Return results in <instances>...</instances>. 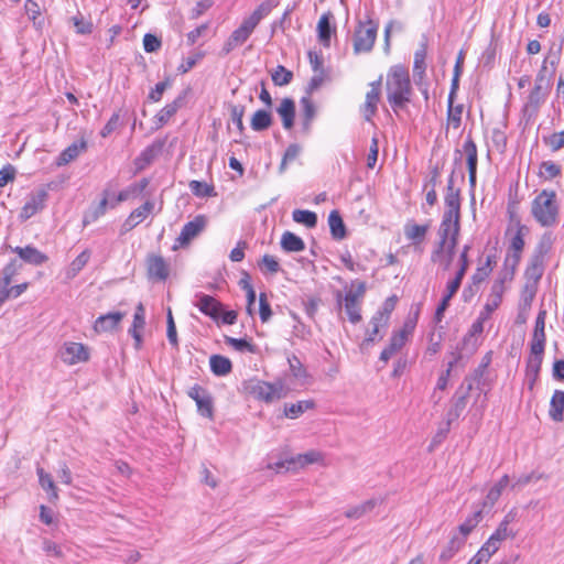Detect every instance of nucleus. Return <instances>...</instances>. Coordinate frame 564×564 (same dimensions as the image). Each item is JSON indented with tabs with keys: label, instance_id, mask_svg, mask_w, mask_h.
<instances>
[{
	"label": "nucleus",
	"instance_id": "6ab92c4d",
	"mask_svg": "<svg viewBox=\"0 0 564 564\" xmlns=\"http://www.w3.org/2000/svg\"><path fill=\"white\" fill-rule=\"evenodd\" d=\"M544 356V349H540L534 352L533 348H530V355L527 360L525 377L528 380L529 389H533V386L538 379L541 370L542 361Z\"/></svg>",
	"mask_w": 564,
	"mask_h": 564
},
{
	"label": "nucleus",
	"instance_id": "864d4df0",
	"mask_svg": "<svg viewBox=\"0 0 564 564\" xmlns=\"http://www.w3.org/2000/svg\"><path fill=\"white\" fill-rule=\"evenodd\" d=\"M188 187L197 197H212L216 195L214 186L206 182L193 180L189 182Z\"/></svg>",
	"mask_w": 564,
	"mask_h": 564
},
{
	"label": "nucleus",
	"instance_id": "f3484780",
	"mask_svg": "<svg viewBox=\"0 0 564 564\" xmlns=\"http://www.w3.org/2000/svg\"><path fill=\"white\" fill-rule=\"evenodd\" d=\"M198 301L195 303V306L206 316L217 321L220 318L223 313V304L217 301L214 296L208 294L199 293L196 295Z\"/></svg>",
	"mask_w": 564,
	"mask_h": 564
},
{
	"label": "nucleus",
	"instance_id": "5fc2aeb1",
	"mask_svg": "<svg viewBox=\"0 0 564 564\" xmlns=\"http://www.w3.org/2000/svg\"><path fill=\"white\" fill-rule=\"evenodd\" d=\"M455 100H447V123L454 129H458L462 123L463 105L454 106Z\"/></svg>",
	"mask_w": 564,
	"mask_h": 564
},
{
	"label": "nucleus",
	"instance_id": "1a4fd4ad",
	"mask_svg": "<svg viewBox=\"0 0 564 564\" xmlns=\"http://www.w3.org/2000/svg\"><path fill=\"white\" fill-rule=\"evenodd\" d=\"M382 76L369 84L370 90L366 94L365 104L361 106V113L366 121H371L377 113L381 96Z\"/></svg>",
	"mask_w": 564,
	"mask_h": 564
},
{
	"label": "nucleus",
	"instance_id": "bf43d9fd",
	"mask_svg": "<svg viewBox=\"0 0 564 564\" xmlns=\"http://www.w3.org/2000/svg\"><path fill=\"white\" fill-rule=\"evenodd\" d=\"M542 140L543 143L549 147L552 152H557L564 148V130L554 132L550 135H544Z\"/></svg>",
	"mask_w": 564,
	"mask_h": 564
},
{
	"label": "nucleus",
	"instance_id": "ea45409f",
	"mask_svg": "<svg viewBox=\"0 0 564 564\" xmlns=\"http://www.w3.org/2000/svg\"><path fill=\"white\" fill-rule=\"evenodd\" d=\"M498 550L492 542L486 541L467 564H487Z\"/></svg>",
	"mask_w": 564,
	"mask_h": 564
},
{
	"label": "nucleus",
	"instance_id": "39448f33",
	"mask_svg": "<svg viewBox=\"0 0 564 564\" xmlns=\"http://www.w3.org/2000/svg\"><path fill=\"white\" fill-rule=\"evenodd\" d=\"M187 395L195 401L199 415L207 419L214 417V399L207 389L195 384L189 388Z\"/></svg>",
	"mask_w": 564,
	"mask_h": 564
},
{
	"label": "nucleus",
	"instance_id": "f8f14e48",
	"mask_svg": "<svg viewBox=\"0 0 564 564\" xmlns=\"http://www.w3.org/2000/svg\"><path fill=\"white\" fill-rule=\"evenodd\" d=\"M207 219L204 215H197L193 220L186 223L177 238V242L181 246L188 245L194 238H196L206 227Z\"/></svg>",
	"mask_w": 564,
	"mask_h": 564
},
{
	"label": "nucleus",
	"instance_id": "9b49d317",
	"mask_svg": "<svg viewBox=\"0 0 564 564\" xmlns=\"http://www.w3.org/2000/svg\"><path fill=\"white\" fill-rule=\"evenodd\" d=\"M251 392L259 399L265 402H271L275 399L285 397L284 388L281 382L269 383L265 381H258Z\"/></svg>",
	"mask_w": 564,
	"mask_h": 564
},
{
	"label": "nucleus",
	"instance_id": "ddd939ff",
	"mask_svg": "<svg viewBox=\"0 0 564 564\" xmlns=\"http://www.w3.org/2000/svg\"><path fill=\"white\" fill-rule=\"evenodd\" d=\"M337 302L344 307L350 323L357 324L361 321V301L354 297L352 289H349L344 297L338 293Z\"/></svg>",
	"mask_w": 564,
	"mask_h": 564
},
{
	"label": "nucleus",
	"instance_id": "37998d69",
	"mask_svg": "<svg viewBox=\"0 0 564 564\" xmlns=\"http://www.w3.org/2000/svg\"><path fill=\"white\" fill-rule=\"evenodd\" d=\"M427 50L426 44H421L420 48L414 53V63H413V76L423 78L425 74V58H426Z\"/></svg>",
	"mask_w": 564,
	"mask_h": 564
},
{
	"label": "nucleus",
	"instance_id": "423d86ee",
	"mask_svg": "<svg viewBox=\"0 0 564 564\" xmlns=\"http://www.w3.org/2000/svg\"><path fill=\"white\" fill-rule=\"evenodd\" d=\"M473 390V381L465 378L456 393L452 398V406L446 413V419L449 422L457 420L466 408L467 399Z\"/></svg>",
	"mask_w": 564,
	"mask_h": 564
},
{
	"label": "nucleus",
	"instance_id": "9d476101",
	"mask_svg": "<svg viewBox=\"0 0 564 564\" xmlns=\"http://www.w3.org/2000/svg\"><path fill=\"white\" fill-rule=\"evenodd\" d=\"M377 37V26L372 22L368 26H360L354 37L355 53L369 52L373 47Z\"/></svg>",
	"mask_w": 564,
	"mask_h": 564
},
{
	"label": "nucleus",
	"instance_id": "c9c22d12",
	"mask_svg": "<svg viewBox=\"0 0 564 564\" xmlns=\"http://www.w3.org/2000/svg\"><path fill=\"white\" fill-rule=\"evenodd\" d=\"M564 391L555 390L550 402V417L555 422L564 420Z\"/></svg>",
	"mask_w": 564,
	"mask_h": 564
},
{
	"label": "nucleus",
	"instance_id": "3c124183",
	"mask_svg": "<svg viewBox=\"0 0 564 564\" xmlns=\"http://www.w3.org/2000/svg\"><path fill=\"white\" fill-rule=\"evenodd\" d=\"M90 251L88 249L84 250L80 254H78L69 264L67 270L68 278H75L88 263L90 259Z\"/></svg>",
	"mask_w": 564,
	"mask_h": 564
},
{
	"label": "nucleus",
	"instance_id": "72a5a7b5",
	"mask_svg": "<svg viewBox=\"0 0 564 564\" xmlns=\"http://www.w3.org/2000/svg\"><path fill=\"white\" fill-rule=\"evenodd\" d=\"M209 366L212 372L218 377L227 376L232 370V364L230 359L221 355L210 356Z\"/></svg>",
	"mask_w": 564,
	"mask_h": 564
},
{
	"label": "nucleus",
	"instance_id": "412c9836",
	"mask_svg": "<svg viewBox=\"0 0 564 564\" xmlns=\"http://www.w3.org/2000/svg\"><path fill=\"white\" fill-rule=\"evenodd\" d=\"M545 317H546V312L540 311L536 316V319H535V325H534L532 338L530 341V348H533L534 352H536L540 349H545V343H546Z\"/></svg>",
	"mask_w": 564,
	"mask_h": 564
},
{
	"label": "nucleus",
	"instance_id": "de8ad7c7",
	"mask_svg": "<svg viewBox=\"0 0 564 564\" xmlns=\"http://www.w3.org/2000/svg\"><path fill=\"white\" fill-rule=\"evenodd\" d=\"M553 243H554V238H553L552 232H549V231L544 232L540 237L539 242L536 243L532 254L545 259L546 256L552 250Z\"/></svg>",
	"mask_w": 564,
	"mask_h": 564
},
{
	"label": "nucleus",
	"instance_id": "aec40b11",
	"mask_svg": "<svg viewBox=\"0 0 564 564\" xmlns=\"http://www.w3.org/2000/svg\"><path fill=\"white\" fill-rule=\"evenodd\" d=\"M409 330L400 329L394 332L390 338L389 345L381 351L380 360L388 362L406 343Z\"/></svg>",
	"mask_w": 564,
	"mask_h": 564
},
{
	"label": "nucleus",
	"instance_id": "dca6fc26",
	"mask_svg": "<svg viewBox=\"0 0 564 564\" xmlns=\"http://www.w3.org/2000/svg\"><path fill=\"white\" fill-rule=\"evenodd\" d=\"M444 200L446 207L444 214L460 217V189L454 185V173L448 177Z\"/></svg>",
	"mask_w": 564,
	"mask_h": 564
},
{
	"label": "nucleus",
	"instance_id": "c03bdc74",
	"mask_svg": "<svg viewBox=\"0 0 564 564\" xmlns=\"http://www.w3.org/2000/svg\"><path fill=\"white\" fill-rule=\"evenodd\" d=\"M314 405H315L314 401H312V400H304V401H299L297 403L285 404L284 414L286 417L296 419L301 414H303L306 410L313 409Z\"/></svg>",
	"mask_w": 564,
	"mask_h": 564
},
{
	"label": "nucleus",
	"instance_id": "603ef678",
	"mask_svg": "<svg viewBox=\"0 0 564 564\" xmlns=\"http://www.w3.org/2000/svg\"><path fill=\"white\" fill-rule=\"evenodd\" d=\"M388 323L383 321L381 315H373L370 321L371 328L367 332V336L362 341V346H369L376 340V336L378 335L381 327H386Z\"/></svg>",
	"mask_w": 564,
	"mask_h": 564
},
{
	"label": "nucleus",
	"instance_id": "e433bc0d",
	"mask_svg": "<svg viewBox=\"0 0 564 564\" xmlns=\"http://www.w3.org/2000/svg\"><path fill=\"white\" fill-rule=\"evenodd\" d=\"M281 247L286 252H300L305 249V243L301 237L285 231L281 237Z\"/></svg>",
	"mask_w": 564,
	"mask_h": 564
},
{
	"label": "nucleus",
	"instance_id": "6e6d98bb",
	"mask_svg": "<svg viewBox=\"0 0 564 564\" xmlns=\"http://www.w3.org/2000/svg\"><path fill=\"white\" fill-rule=\"evenodd\" d=\"M452 360L448 361L447 369L445 372H443L437 380L436 389L438 390H445L448 383V378L451 376V371L454 368V366L460 360L462 355L459 351H453L451 352Z\"/></svg>",
	"mask_w": 564,
	"mask_h": 564
},
{
	"label": "nucleus",
	"instance_id": "5701e85b",
	"mask_svg": "<svg viewBox=\"0 0 564 564\" xmlns=\"http://www.w3.org/2000/svg\"><path fill=\"white\" fill-rule=\"evenodd\" d=\"M300 105L302 131L303 133L308 134L311 131L312 122L316 116V108L308 96L302 97Z\"/></svg>",
	"mask_w": 564,
	"mask_h": 564
},
{
	"label": "nucleus",
	"instance_id": "6e6552de",
	"mask_svg": "<svg viewBox=\"0 0 564 564\" xmlns=\"http://www.w3.org/2000/svg\"><path fill=\"white\" fill-rule=\"evenodd\" d=\"M460 230V217L443 214L438 229V237L449 240V249H455L458 243Z\"/></svg>",
	"mask_w": 564,
	"mask_h": 564
},
{
	"label": "nucleus",
	"instance_id": "c85d7f7f",
	"mask_svg": "<svg viewBox=\"0 0 564 564\" xmlns=\"http://www.w3.org/2000/svg\"><path fill=\"white\" fill-rule=\"evenodd\" d=\"M545 270V259L532 254L525 269V278L538 284Z\"/></svg>",
	"mask_w": 564,
	"mask_h": 564
},
{
	"label": "nucleus",
	"instance_id": "f257e3e1",
	"mask_svg": "<svg viewBox=\"0 0 564 564\" xmlns=\"http://www.w3.org/2000/svg\"><path fill=\"white\" fill-rule=\"evenodd\" d=\"M387 99L392 110L398 113L411 101L412 86L409 70L402 65L392 66L386 80Z\"/></svg>",
	"mask_w": 564,
	"mask_h": 564
},
{
	"label": "nucleus",
	"instance_id": "b1692460",
	"mask_svg": "<svg viewBox=\"0 0 564 564\" xmlns=\"http://www.w3.org/2000/svg\"><path fill=\"white\" fill-rule=\"evenodd\" d=\"M12 250L18 253L23 261L33 265H41L48 259L46 254L33 246L15 247Z\"/></svg>",
	"mask_w": 564,
	"mask_h": 564
},
{
	"label": "nucleus",
	"instance_id": "4c0bfd02",
	"mask_svg": "<svg viewBox=\"0 0 564 564\" xmlns=\"http://www.w3.org/2000/svg\"><path fill=\"white\" fill-rule=\"evenodd\" d=\"M184 101V96H178L171 104H167L163 107L156 115V119L160 126L165 124L182 107Z\"/></svg>",
	"mask_w": 564,
	"mask_h": 564
},
{
	"label": "nucleus",
	"instance_id": "4d7b16f0",
	"mask_svg": "<svg viewBox=\"0 0 564 564\" xmlns=\"http://www.w3.org/2000/svg\"><path fill=\"white\" fill-rule=\"evenodd\" d=\"M536 284L527 283L521 292L519 306L522 311H530L532 302L535 297Z\"/></svg>",
	"mask_w": 564,
	"mask_h": 564
},
{
	"label": "nucleus",
	"instance_id": "7ed1b4c3",
	"mask_svg": "<svg viewBox=\"0 0 564 564\" xmlns=\"http://www.w3.org/2000/svg\"><path fill=\"white\" fill-rule=\"evenodd\" d=\"M271 12V6L263 2L246 19L238 29H236L225 42L221 54L228 55L236 47L242 45L252 34L260 21Z\"/></svg>",
	"mask_w": 564,
	"mask_h": 564
},
{
	"label": "nucleus",
	"instance_id": "8fccbe9b",
	"mask_svg": "<svg viewBox=\"0 0 564 564\" xmlns=\"http://www.w3.org/2000/svg\"><path fill=\"white\" fill-rule=\"evenodd\" d=\"M458 290L459 289L452 288V285L447 284L446 293L443 295L442 301L438 304V306L436 307V311L434 314V321L436 323L442 322V319L444 317V313L447 310V307L449 306V302H451L452 297L457 293Z\"/></svg>",
	"mask_w": 564,
	"mask_h": 564
},
{
	"label": "nucleus",
	"instance_id": "a878e982",
	"mask_svg": "<svg viewBox=\"0 0 564 564\" xmlns=\"http://www.w3.org/2000/svg\"><path fill=\"white\" fill-rule=\"evenodd\" d=\"M153 208H154V203L151 200H147L143 205H141L140 207H138L131 212V214L129 215V217L126 219V221L123 224V228L126 230L133 229L135 226H138L140 223H142L149 216V214L153 210Z\"/></svg>",
	"mask_w": 564,
	"mask_h": 564
},
{
	"label": "nucleus",
	"instance_id": "4468645a",
	"mask_svg": "<svg viewBox=\"0 0 564 564\" xmlns=\"http://www.w3.org/2000/svg\"><path fill=\"white\" fill-rule=\"evenodd\" d=\"M514 519L516 512L512 510L509 511L487 541L492 542L495 546L500 549L503 541L513 539L516 536V531L510 528V523L513 522Z\"/></svg>",
	"mask_w": 564,
	"mask_h": 564
},
{
	"label": "nucleus",
	"instance_id": "cd10ccee",
	"mask_svg": "<svg viewBox=\"0 0 564 564\" xmlns=\"http://www.w3.org/2000/svg\"><path fill=\"white\" fill-rule=\"evenodd\" d=\"M276 112L282 119V126L285 130H290L294 126L295 102L291 98H283Z\"/></svg>",
	"mask_w": 564,
	"mask_h": 564
},
{
	"label": "nucleus",
	"instance_id": "a211bd4d",
	"mask_svg": "<svg viewBox=\"0 0 564 564\" xmlns=\"http://www.w3.org/2000/svg\"><path fill=\"white\" fill-rule=\"evenodd\" d=\"M62 359L67 365H75L80 361H86L89 358L86 346L80 343L65 344L61 351Z\"/></svg>",
	"mask_w": 564,
	"mask_h": 564
},
{
	"label": "nucleus",
	"instance_id": "2f4dec72",
	"mask_svg": "<svg viewBox=\"0 0 564 564\" xmlns=\"http://www.w3.org/2000/svg\"><path fill=\"white\" fill-rule=\"evenodd\" d=\"M328 225L334 240H343L346 238V226L338 210L335 209L330 212L328 216Z\"/></svg>",
	"mask_w": 564,
	"mask_h": 564
},
{
	"label": "nucleus",
	"instance_id": "a19ab883",
	"mask_svg": "<svg viewBox=\"0 0 564 564\" xmlns=\"http://www.w3.org/2000/svg\"><path fill=\"white\" fill-rule=\"evenodd\" d=\"M272 124V116L268 110H257L252 118L250 126L254 131H263L270 128Z\"/></svg>",
	"mask_w": 564,
	"mask_h": 564
},
{
	"label": "nucleus",
	"instance_id": "49530a36",
	"mask_svg": "<svg viewBox=\"0 0 564 564\" xmlns=\"http://www.w3.org/2000/svg\"><path fill=\"white\" fill-rule=\"evenodd\" d=\"M292 218L295 223L302 224L307 228H314L317 225V215L306 209H294Z\"/></svg>",
	"mask_w": 564,
	"mask_h": 564
},
{
	"label": "nucleus",
	"instance_id": "4be33fe9",
	"mask_svg": "<svg viewBox=\"0 0 564 564\" xmlns=\"http://www.w3.org/2000/svg\"><path fill=\"white\" fill-rule=\"evenodd\" d=\"M169 273V265L163 257L151 256L148 258V274L150 278L164 281L167 279Z\"/></svg>",
	"mask_w": 564,
	"mask_h": 564
},
{
	"label": "nucleus",
	"instance_id": "680f3d73",
	"mask_svg": "<svg viewBox=\"0 0 564 564\" xmlns=\"http://www.w3.org/2000/svg\"><path fill=\"white\" fill-rule=\"evenodd\" d=\"M24 9L29 19L33 21L34 26L37 29L42 28L43 22L39 20L41 17V8L37 2L33 0H26L24 3Z\"/></svg>",
	"mask_w": 564,
	"mask_h": 564
},
{
	"label": "nucleus",
	"instance_id": "393cba45",
	"mask_svg": "<svg viewBox=\"0 0 564 564\" xmlns=\"http://www.w3.org/2000/svg\"><path fill=\"white\" fill-rule=\"evenodd\" d=\"M162 149V141H155L151 145L147 147L134 161L137 170L141 171L150 165L161 153Z\"/></svg>",
	"mask_w": 564,
	"mask_h": 564
},
{
	"label": "nucleus",
	"instance_id": "052dcab7",
	"mask_svg": "<svg viewBox=\"0 0 564 564\" xmlns=\"http://www.w3.org/2000/svg\"><path fill=\"white\" fill-rule=\"evenodd\" d=\"M21 264L18 263L17 260H11L1 271V281L0 283L4 286H10L12 279L20 270Z\"/></svg>",
	"mask_w": 564,
	"mask_h": 564
},
{
	"label": "nucleus",
	"instance_id": "09e8293b",
	"mask_svg": "<svg viewBox=\"0 0 564 564\" xmlns=\"http://www.w3.org/2000/svg\"><path fill=\"white\" fill-rule=\"evenodd\" d=\"M330 13H324L317 24L318 39L324 46H329L332 28L329 23Z\"/></svg>",
	"mask_w": 564,
	"mask_h": 564
},
{
	"label": "nucleus",
	"instance_id": "774afa93",
	"mask_svg": "<svg viewBox=\"0 0 564 564\" xmlns=\"http://www.w3.org/2000/svg\"><path fill=\"white\" fill-rule=\"evenodd\" d=\"M259 267L261 270L265 269L271 274H274L280 270L279 261L275 259V257L270 254H264L262 257L261 261L259 262Z\"/></svg>",
	"mask_w": 564,
	"mask_h": 564
},
{
	"label": "nucleus",
	"instance_id": "2eb2a0df",
	"mask_svg": "<svg viewBox=\"0 0 564 564\" xmlns=\"http://www.w3.org/2000/svg\"><path fill=\"white\" fill-rule=\"evenodd\" d=\"M47 197L48 194L44 188H40L35 192H32L29 196V199L22 207L20 217L23 219H29L36 213L42 210L45 207Z\"/></svg>",
	"mask_w": 564,
	"mask_h": 564
},
{
	"label": "nucleus",
	"instance_id": "338daca9",
	"mask_svg": "<svg viewBox=\"0 0 564 564\" xmlns=\"http://www.w3.org/2000/svg\"><path fill=\"white\" fill-rule=\"evenodd\" d=\"M541 169L544 171L541 173V175H543L546 180L555 178L562 173L561 166L553 161L542 162Z\"/></svg>",
	"mask_w": 564,
	"mask_h": 564
},
{
	"label": "nucleus",
	"instance_id": "bb28decb",
	"mask_svg": "<svg viewBox=\"0 0 564 564\" xmlns=\"http://www.w3.org/2000/svg\"><path fill=\"white\" fill-rule=\"evenodd\" d=\"M126 316L124 313L121 312H111L105 315L99 316L94 325L96 332H110L113 330L119 323Z\"/></svg>",
	"mask_w": 564,
	"mask_h": 564
},
{
	"label": "nucleus",
	"instance_id": "f704fd0d",
	"mask_svg": "<svg viewBox=\"0 0 564 564\" xmlns=\"http://www.w3.org/2000/svg\"><path fill=\"white\" fill-rule=\"evenodd\" d=\"M36 473L39 476L40 486L47 492L48 500L51 502L56 501L58 499V492L52 476L48 473H45L42 467H37Z\"/></svg>",
	"mask_w": 564,
	"mask_h": 564
},
{
	"label": "nucleus",
	"instance_id": "473e14b6",
	"mask_svg": "<svg viewBox=\"0 0 564 564\" xmlns=\"http://www.w3.org/2000/svg\"><path fill=\"white\" fill-rule=\"evenodd\" d=\"M464 544H465V539L460 538L459 534L454 533L451 536L447 544L442 550V552L440 554V560L442 562H448L459 552V550L464 546Z\"/></svg>",
	"mask_w": 564,
	"mask_h": 564
},
{
	"label": "nucleus",
	"instance_id": "79ce46f5",
	"mask_svg": "<svg viewBox=\"0 0 564 564\" xmlns=\"http://www.w3.org/2000/svg\"><path fill=\"white\" fill-rule=\"evenodd\" d=\"M427 230L429 225L406 224L404 226V235L406 239L411 240L413 243H421Z\"/></svg>",
	"mask_w": 564,
	"mask_h": 564
},
{
	"label": "nucleus",
	"instance_id": "e2e57ef3",
	"mask_svg": "<svg viewBox=\"0 0 564 564\" xmlns=\"http://www.w3.org/2000/svg\"><path fill=\"white\" fill-rule=\"evenodd\" d=\"M301 150V147L296 143H292L286 148L279 167L281 173L286 170L288 163L293 162L300 155Z\"/></svg>",
	"mask_w": 564,
	"mask_h": 564
},
{
	"label": "nucleus",
	"instance_id": "58836bf2",
	"mask_svg": "<svg viewBox=\"0 0 564 564\" xmlns=\"http://www.w3.org/2000/svg\"><path fill=\"white\" fill-rule=\"evenodd\" d=\"M321 459H322V454L319 452H317V451H310V452L304 453V454H299L296 457H293L290 460H286L285 463L288 464V468H290L291 466L304 467V466H307L310 464L317 463Z\"/></svg>",
	"mask_w": 564,
	"mask_h": 564
},
{
	"label": "nucleus",
	"instance_id": "0e129e2a",
	"mask_svg": "<svg viewBox=\"0 0 564 564\" xmlns=\"http://www.w3.org/2000/svg\"><path fill=\"white\" fill-rule=\"evenodd\" d=\"M225 343L227 345H229L230 347H232L234 349H236L237 351H245V350L249 351V352L256 351L254 345L243 338H234V337L226 336Z\"/></svg>",
	"mask_w": 564,
	"mask_h": 564
},
{
	"label": "nucleus",
	"instance_id": "20e7f679",
	"mask_svg": "<svg viewBox=\"0 0 564 564\" xmlns=\"http://www.w3.org/2000/svg\"><path fill=\"white\" fill-rule=\"evenodd\" d=\"M549 94L550 90H546L545 87L541 86H533L530 90L521 109L522 118L527 123L536 118L540 108L545 104Z\"/></svg>",
	"mask_w": 564,
	"mask_h": 564
},
{
	"label": "nucleus",
	"instance_id": "7c9ffc66",
	"mask_svg": "<svg viewBox=\"0 0 564 564\" xmlns=\"http://www.w3.org/2000/svg\"><path fill=\"white\" fill-rule=\"evenodd\" d=\"M86 148L87 143L85 140L72 143L65 150L62 151V153L57 158L56 164L58 166L68 164L69 162L74 161L83 151H85Z\"/></svg>",
	"mask_w": 564,
	"mask_h": 564
},
{
	"label": "nucleus",
	"instance_id": "c756f323",
	"mask_svg": "<svg viewBox=\"0 0 564 564\" xmlns=\"http://www.w3.org/2000/svg\"><path fill=\"white\" fill-rule=\"evenodd\" d=\"M382 502L381 499L371 498L369 500L364 501L362 503L351 507L345 511V516L348 519L358 520L371 512L378 505Z\"/></svg>",
	"mask_w": 564,
	"mask_h": 564
},
{
	"label": "nucleus",
	"instance_id": "0eeeda50",
	"mask_svg": "<svg viewBox=\"0 0 564 564\" xmlns=\"http://www.w3.org/2000/svg\"><path fill=\"white\" fill-rule=\"evenodd\" d=\"M528 232V228L524 225L518 223L517 231L510 240L508 256L506 258V264L510 265L514 270L521 260V253L524 248V235Z\"/></svg>",
	"mask_w": 564,
	"mask_h": 564
},
{
	"label": "nucleus",
	"instance_id": "69168bd1",
	"mask_svg": "<svg viewBox=\"0 0 564 564\" xmlns=\"http://www.w3.org/2000/svg\"><path fill=\"white\" fill-rule=\"evenodd\" d=\"M288 362H289L290 371L294 378L304 379L307 377L306 369L304 368L303 364L295 355L289 356Z\"/></svg>",
	"mask_w": 564,
	"mask_h": 564
},
{
	"label": "nucleus",
	"instance_id": "a18cd8bd",
	"mask_svg": "<svg viewBox=\"0 0 564 564\" xmlns=\"http://www.w3.org/2000/svg\"><path fill=\"white\" fill-rule=\"evenodd\" d=\"M463 151L466 154L468 171H477V147L470 137L465 140Z\"/></svg>",
	"mask_w": 564,
	"mask_h": 564
},
{
	"label": "nucleus",
	"instance_id": "f03ea898",
	"mask_svg": "<svg viewBox=\"0 0 564 564\" xmlns=\"http://www.w3.org/2000/svg\"><path fill=\"white\" fill-rule=\"evenodd\" d=\"M531 215L541 227H555L560 221V205L555 191L542 189L531 203Z\"/></svg>",
	"mask_w": 564,
	"mask_h": 564
},
{
	"label": "nucleus",
	"instance_id": "13d9d810",
	"mask_svg": "<svg viewBox=\"0 0 564 564\" xmlns=\"http://www.w3.org/2000/svg\"><path fill=\"white\" fill-rule=\"evenodd\" d=\"M272 82L276 86H285L293 79V73L284 66L279 65L271 74Z\"/></svg>",
	"mask_w": 564,
	"mask_h": 564
}]
</instances>
